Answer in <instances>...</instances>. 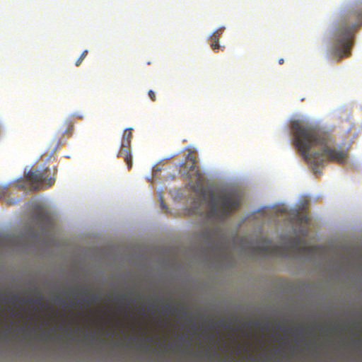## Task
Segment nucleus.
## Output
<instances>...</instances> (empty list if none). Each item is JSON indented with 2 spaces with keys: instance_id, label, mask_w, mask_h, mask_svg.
Segmentation results:
<instances>
[{
  "instance_id": "obj_1",
  "label": "nucleus",
  "mask_w": 362,
  "mask_h": 362,
  "mask_svg": "<svg viewBox=\"0 0 362 362\" xmlns=\"http://www.w3.org/2000/svg\"><path fill=\"white\" fill-rule=\"evenodd\" d=\"M291 130L296 148L315 173L327 162H344L346 154L333 146L332 138L327 133L300 121L292 122Z\"/></svg>"
},
{
  "instance_id": "obj_2",
  "label": "nucleus",
  "mask_w": 362,
  "mask_h": 362,
  "mask_svg": "<svg viewBox=\"0 0 362 362\" xmlns=\"http://www.w3.org/2000/svg\"><path fill=\"white\" fill-rule=\"evenodd\" d=\"M180 173L189 180L192 191L200 197L202 202H205L209 197L208 206L210 218H225L239 207L241 199L236 192H223L216 196L204 185V177L197 165L196 156L193 151L189 150L186 162L180 165Z\"/></svg>"
},
{
  "instance_id": "obj_3",
  "label": "nucleus",
  "mask_w": 362,
  "mask_h": 362,
  "mask_svg": "<svg viewBox=\"0 0 362 362\" xmlns=\"http://www.w3.org/2000/svg\"><path fill=\"white\" fill-rule=\"evenodd\" d=\"M362 23V5L350 7L341 16L334 34L333 52L339 59L351 56L356 30Z\"/></svg>"
},
{
  "instance_id": "obj_4",
  "label": "nucleus",
  "mask_w": 362,
  "mask_h": 362,
  "mask_svg": "<svg viewBox=\"0 0 362 362\" xmlns=\"http://www.w3.org/2000/svg\"><path fill=\"white\" fill-rule=\"evenodd\" d=\"M48 172L47 168L42 171L37 169L30 170L25 175V180L34 190L50 187L54 185L55 179L49 177Z\"/></svg>"
},
{
  "instance_id": "obj_5",
  "label": "nucleus",
  "mask_w": 362,
  "mask_h": 362,
  "mask_svg": "<svg viewBox=\"0 0 362 362\" xmlns=\"http://www.w3.org/2000/svg\"><path fill=\"white\" fill-rule=\"evenodd\" d=\"M132 132L133 129L132 128L126 129L124 131L120 148L117 155L118 158H124L129 170L132 167V156L131 151V141L133 136Z\"/></svg>"
},
{
  "instance_id": "obj_6",
  "label": "nucleus",
  "mask_w": 362,
  "mask_h": 362,
  "mask_svg": "<svg viewBox=\"0 0 362 362\" xmlns=\"http://www.w3.org/2000/svg\"><path fill=\"white\" fill-rule=\"evenodd\" d=\"M254 253L266 257H286L288 255V250L286 246L267 243L264 245L255 247Z\"/></svg>"
},
{
  "instance_id": "obj_7",
  "label": "nucleus",
  "mask_w": 362,
  "mask_h": 362,
  "mask_svg": "<svg viewBox=\"0 0 362 362\" xmlns=\"http://www.w3.org/2000/svg\"><path fill=\"white\" fill-rule=\"evenodd\" d=\"M292 219L296 225L299 226L300 235H307L309 227V217L306 212L296 210L292 213Z\"/></svg>"
},
{
  "instance_id": "obj_8",
  "label": "nucleus",
  "mask_w": 362,
  "mask_h": 362,
  "mask_svg": "<svg viewBox=\"0 0 362 362\" xmlns=\"http://www.w3.org/2000/svg\"><path fill=\"white\" fill-rule=\"evenodd\" d=\"M34 218L36 222L45 227L49 226L52 222L49 214L42 206H37L35 209L34 211Z\"/></svg>"
},
{
  "instance_id": "obj_9",
  "label": "nucleus",
  "mask_w": 362,
  "mask_h": 362,
  "mask_svg": "<svg viewBox=\"0 0 362 362\" xmlns=\"http://www.w3.org/2000/svg\"><path fill=\"white\" fill-rule=\"evenodd\" d=\"M223 33V29H218L215 31L212 35L210 37V46L212 49L218 50L220 49V45L218 44L219 37Z\"/></svg>"
},
{
  "instance_id": "obj_10",
  "label": "nucleus",
  "mask_w": 362,
  "mask_h": 362,
  "mask_svg": "<svg viewBox=\"0 0 362 362\" xmlns=\"http://www.w3.org/2000/svg\"><path fill=\"white\" fill-rule=\"evenodd\" d=\"M88 52L87 50H84L81 55L80 56V57L76 60L75 64L76 66H79L81 65V64L82 63V62L83 61V59L86 57V56L88 55Z\"/></svg>"
},
{
  "instance_id": "obj_11",
  "label": "nucleus",
  "mask_w": 362,
  "mask_h": 362,
  "mask_svg": "<svg viewBox=\"0 0 362 362\" xmlns=\"http://www.w3.org/2000/svg\"><path fill=\"white\" fill-rule=\"evenodd\" d=\"M302 250L303 252H311L315 250V247H307V246H303L301 247Z\"/></svg>"
},
{
  "instance_id": "obj_12",
  "label": "nucleus",
  "mask_w": 362,
  "mask_h": 362,
  "mask_svg": "<svg viewBox=\"0 0 362 362\" xmlns=\"http://www.w3.org/2000/svg\"><path fill=\"white\" fill-rule=\"evenodd\" d=\"M98 300V296L96 295H92L89 297H88L86 300V301H92L95 302Z\"/></svg>"
},
{
  "instance_id": "obj_13",
  "label": "nucleus",
  "mask_w": 362,
  "mask_h": 362,
  "mask_svg": "<svg viewBox=\"0 0 362 362\" xmlns=\"http://www.w3.org/2000/svg\"><path fill=\"white\" fill-rule=\"evenodd\" d=\"M148 96L152 101L156 100V93L153 90L148 91Z\"/></svg>"
},
{
  "instance_id": "obj_14",
  "label": "nucleus",
  "mask_w": 362,
  "mask_h": 362,
  "mask_svg": "<svg viewBox=\"0 0 362 362\" xmlns=\"http://www.w3.org/2000/svg\"><path fill=\"white\" fill-rule=\"evenodd\" d=\"M160 207L163 209H167V206H166L165 204L164 203V201L161 197H160Z\"/></svg>"
},
{
  "instance_id": "obj_15",
  "label": "nucleus",
  "mask_w": 362,
  "mask_h": 362,
  "mask_svg": "<svg viewBox=\"0 0 362 362\" xmlns=\"http://www.w3.org/2000/svg\"><path fill=\"white\" fill-rule=\"evenodd\" d=\"M193 214H202V211L199 209L194 208L192 211Z\"/></svg>"
},
{
  "instance_id": "obj_16",
  "label": "nucleus",
  "mask_w": 362,
  "mask_h": 362,
  "mask_svg": "<svg viewBox=\"0 0 362 362\" xmlns=\"http://www.w3.org/2000/svg\"><path fill=\"white\" fill-rule=\"evenodd\" d=\"M37 305H40L41 303H42V299L40 298H37L35 301Z\"/></svg>"
},
{
  "instance_id": "obj_17",
  "label": "nucleus",
  "mask_w": 362,
  "mask_h": 362,
  "mask_svg": "<svg viewBox=\"0 0 362 362\" xmlns=\"http://www.w3.org/2000/svg\"><path fill=\"white\" fill-rule=\"evenodd\" d=\"M294 247L296 248H298L299 247V243L298 240H296L295 243H294Z\"/></svg>"
},
{
  "instance_id": "obj_18",
  "label": "nucleus",
  "mask_w": 362,
  "mask_h": 362,
  "mask_svg": "<svg viewBox=\"0 0 362 362\" xmlns=\"http://www.w3.org/2000/svg\"><path fill=\"white\" fill-rule=\"evenodd\" d=\"M279 64H284V59H279Z\"/></svg>"
},
{
  "instance_id": "obj_19",
  "label": "nucleus",
  "mask_w": 362,
  "mask_h": 362,
  "mask_svg": "<svg viewBox=\"0 0 362 362\" xmlns=\"http://www.w3.org/2000/svg\"><path fill=\"white\" fill-rule=\"evenodd\" d=\"M16 298H17V296H13L12 298H11V300H12V301H13V300H16Z\"/></svg>"
}]
</instances>
